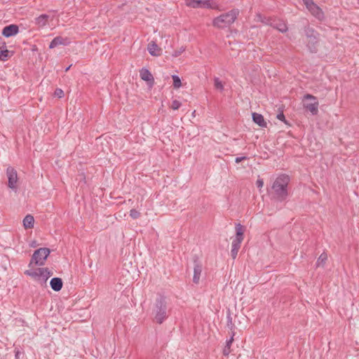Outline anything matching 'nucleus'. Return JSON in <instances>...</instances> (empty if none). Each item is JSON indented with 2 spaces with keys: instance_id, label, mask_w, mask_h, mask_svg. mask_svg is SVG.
I'll use <instances>...</instances> for the list:
<instances>
[{
  "instance_id": "obj_1",
  "label": "nucleus",
  "mask_w": 359,
  "mask_h": 359,
  "mask_svg": "<svg viewBox=\"0 0 359 359\" xmlns=\"http://www.w3.org/2000/svg\"><path fill=\"white\" fill-rule=\"evenodd\" d=\"M169 313L165 297L158 294L151 310L153 321L161 325L168 318Z\"/></svg>"
},
{
  "instance_id": "obj_2",
  "label": "nucleus",
  "mask_w": 359,
  "mask_h": 359,
  "mask_svg": "<svg viewBox=\"0 0 359 359\" xmlns=\"http://www.w3.org/2000/svg\"><path fill=\"white\" fill-rule=\"evenodd\" d=\"M290 177L287 175H280L273 182L271 189L273 191V198L278 201H285L288 195L287 186L290 182Z\"/></svg>"
},
{
  "instance_id": "obj_3",
  "label": "nucleus",
  "mask_w": 359,
  "mask_h": 359,
  "mask_svg": "<svg viewBox=\"0 0 359 359\" xmlns=\"http://www.w3.org/2000/svg\"><path fill=\"white\" fill-rule=\"evenodd\" d=\"M304 35L306 37V47L311 53L318 52L320 41V34L309 25L304 27Z\"/></svg>"
},
{
  "instance_id": "obj_4",
  "label": "nucleus",
  "mask_w": 359,
  "mask_h": 359,
  "mask_svg": "<svg viewBox=\"0 0 359 359\" xmlns=\"http://www.w3.org/2000/svg\"><path fill=\"white\" fill-rule=\"evenodd\" d=\"M238 9H232L229 12L221 14L213 20V25L217 28H225L231 25L237 18Z\"/></svg>"
},
{
  "instance_id": "obj_5",
  "label": "nucleus",
  "mask_w": 359,
  "mask_h": 359,
  "mask_svg": "<svg viewBox=\"0 0 359 359\" xmlns=\"http://www.w3.org/2000/svg\"><path fill=\"white\" fill-rule=\"evenodd\" d=\"M302 103L304 109L311 112L313 116L318 113L319 102L318 98L309 93H306L303 96Z\"/></svg>"
},
{
  "instance_id": "obj_6",
  "label": "nucleus",
  "mask_w": 359,
  "mask_h": 359,
  "mask_svg": "<svg viewBox=\"0 0 359 359\" xmlns=\"http://www.w3.org/2000/svg\"><path fill=\"white\" fill-rule=\"evenodd\" d=\"M50 253V250L47 248H41L35 250L29 264V267H31L33 264L43 266Z\"/></svg>"
},
{
  "instance_id": "obj_7",
  "label": "nucleus",
  "mask_w": 359,
  "mask_h": 359,
  "mask_svg": "<svg viewBox=\"0 0 359 359\" xmlns=\"http://www.w3.org/2000/svg\"><path fill=\"white\" fill-rule=\"evenodd\" d=\"M6 175L8 177V187L12 190L17 189V182L18 180V173L15 168L8 167L6 170Z\"/></svg>"
},
{
  "instance_id": "obj_8",
  "label": "nucleus",
  "mask_w": 359,
  "mask_h": 359,
  "mask_svg": "<svg viewBox=\"0 0 359 359\" xmlns=\"http://www.w3.org/2000/svg\"><path fill=\"white\" fill-rule=\"evenodd\" d=\"M306 8L311 13V14L317 19L321 20L324 18V13L321 8L316 4L313 0H309L304 3Z\"/></svg>"
},
{
  "instance_id": "obj_9",
  "label": "nucleus",
  "mask_w": 359,
  "mask_h": 359,
  "mask_svg": "<svg viewBox=\"0 0 359 359\" xmlns=\"http://www.w3.org/2000/svg\"><path fill=\"white\" fill-rule=\"evenodd\" d=\"M194 276L193 282L196 284L199 283L200 278L202 273L203 266L200 262L198 261L196 256L194 259Z\"/></svg>"
},
{
  "instance_id": "obj_10",
  "label": "nucleus",
  "mask_w": 359,
  "mask_h": 359,
  "mask_svg": "<svg viewBox=\"0 0 359 359\" xmlns=\"http://www.w3.org/2000/svg\"><path fill=\"white\" fill-rule=\"evenodd\" d=\"M19 32V27L15 24L5 26L2 29V35L6 38L13 36Z\"/></svg>"
},
{
  "instance_id": "obj_11",
  "label": "nucleus",
  "mask_w": 359,
  "mask_h": 359,
  "mask_svg": "<svg viewBox=\"0 0 359 359\" xmlns=\"http://www.w3.org/2000/svg\"><path fill=\"white\" fill-rule=\"evenodd\" d=\"M140 78L148 83L151 86L154 85V79L151 73L147 69L142 68L140 72Z\"/></svg>"
},
{
  "instance_id": "obj_12",
  "label": "nucleus",
  "mask_w": 359,
  "mask_h": 359,
  "mask_svg": "<svg viewBox=\"0 0 359 359\" xmlns=\"http://www.w3.org/2000/svg\"><path fill=\"white\" fill-rule=\"evenodd\" d=\"M69 43V41L68 38H63L62 36H56L55 37L49 44V48H54L59 45L67 46Z\"/></svg>"
},
{
  "instance_id": "obj_13",
  "label": "nucleus",
  "mask_w": 359,
  "mask_h": 359,
  "mask_svg": "<svg viewBox=\"0 0 359 359\" xmlns=\"http://www.w3.org/2000/svg\"><path fill=\"white\" fill-rule=\"evenodd\" d=\"M252 121L257 124L259 126L262 128H266L267 126V123L265 121L264 116L258 113L253 112L252 114Z\"/></svg>"
},
{
  "instance_id": "obj_14",
  "label": "nucleus",
  "mask_w": 359,
  "mask_h": 359,
  "mask_svg": "<svg viewBox=\"0 0 359 359\" xmlns=\"http://www.w3.org/2000/svg\"><path fill=\"white\" fill-rule=\"evenodd\" d=\"M11 55L10 51L6 48V43H1L0 44V60L1 61H6Z\"/></svg>"
},
{
  "instance_id": "obj_15",
  "label": "nucleus",
  "mask_w": 359,
  "mask_h": 359,
  "mask_svg": "<svg viewBox=\"0 0 359 359\" xmlns=\"http://www.w3.org/2000/svg\"><path fill=\"white\" fill-rule=\"evenodd\" d=\"M50 285L54 291H55V292L60 291L62 289V285H63V282H62V278H57V277L53 278L50 281Z\"/></svg>"
},
{
  "instance_id": "obj_16",
  "label": "nucleus",
  "mask_w": 359,
  "mask_h": 359,
  "mask_svg": "<svg viewBox=\"0 0 359 359\" xmlns=\"http://www.w3.org/2000/svg\"><path fill=\"white\" fill-rule=\"evenodd\" d=\"M148 51L152 56H159L161 54V49L158 48V45L152 41L148 44Z\"/></svg>"
},
{
  "instance_id": "obj_17",
  "label": "nucleus",
  "mask_w": 359,
  "mask_h": 359,
  "mask_svg": "<svg viewBox=\"0 0 359 359\" xmlns=\"http://www.w3.org/2000/svg\"><path fill=\"white\" fill-rule=\"evenodd\" d=\"M25 274L29 276L36 280H41V276L43 273L38 271V268L35 270L29 269L25 271Z\"/></svg>"
},
{
  "instance_id": "obj_18",
  "label": "nucleus",
  "mask_w": 359,
  "mask_h": 359,
  "mask_svg": "<svg viewBox=\"0 0 359 359\" xmlns=\"http://www.w3.org/2000/svg\"><path fill=\"white\" fill-rule=\"evenodd\" d=\"M271 25L282 33H285L287 31V25L283 21H274Z\"/></svg>"
},
{
  "instance_id": "obj_19",
  "label": "nucleus",
  "mask_w": 359,
  "mask_h": 359,
  "mask_svg": "<svg viewBox=\"0 0 359 359\" xmlns=\"http://www.w3.org/2000/svg\"><path fill=\"white\" fill-rule=\"evenodd\" d=\"M34 219L31 215H27L23 219V226L25 229H32L34 227Z\"/></svg>"
},
{
  "instance_id": "obj_20",
  "label": "nucleus",
  "mask_w": 359,
  "mask_h": 359,
  "mask_svg": "<svg viewBox=\"0 0 359 359\" xmlns=\"http://www.w3.org/2000/svg\"><path fill=\"white\" fill-rule=\"evenodd\" d=\"M235 335V332H233V334H231V337L229 339H228L226 342V346H224V349H223V355H225V356H227L229 355V354L231 352V346L233 341V337Z\"/></svg>"
},
{
  "instance_id": "obj_21",
  "label": "nucleus",
  "mask_w": 359,
  "mask_h": 359,
  "mask_svg": "<svg viewBox=\"0 0 359 359\" xmlns=\"http://www.w3.org/2000/svg\"><path fill=\"white\" fill-rule=\"evenodd\" d=\"M49 16L46 14H42L36 18V24L39 27L46 25Z\"/></svg>"
},
{
  "instance_id": "obj_22",
  "label": "nucleus",
  "mask_w": 359,
  "mask_h": 359,
  "mask_svg": "<svg viewBox=\"0 0 359 359\" xmlns=\"http://www.w3.org/2000/svg\"><path fill=\"white\" fill-rule=\"evenodd\" d=\"M245 228L241 224H236V238L240 240H243V233Z\"/></svg>"
},
{
  "instance_id": "obj_23",
  "label": "nucleus",
  "mask_w": 359,
  "mask_h": 359,
  "mask_svg": "<svg viewBox=\"0 0 359 359\" xmlns=\"http://www.w3.org/2000/svg\"><path fill=\"white\" fill-rule=\"evenodd\" d=\"M186 5L191 8H201L202 0H185Z\"/></svg>"
},
{
  "instance_id": "obj_24",
  "label": "nucleus",
  "mask_w": 359,
  "mask_h": 359,
  "mask_svg": "<svg viewBox=\"0 0 359 359\" xmlns=\"http://www.w3.org/2000/svg\"><path fill=\"white\" fill-rule=\"evenodd\" d=\"M327 259V255L326 253L323 252L322 253L319 257L318 258L317 262H316V266H324L326 261Z\"/></svg>"
},
{
  "instance_id": "obj_25",
  "label": "nucleus",
  "mask_w": 359,
  "mask_h": 359,
  "mask_svg": "<svg viewBox=\"0 0 359 359\" xmlns=\"http://www.w3.org/2000/svg\"><path fill=\"white\" fill-rule=\"evenodd\" d=\"M226 318H227L226 326L231 331V334H233V332H234L233 330L235 329V325L233 323L232 317H231V313L229 311H228Z\"/></svg>"
},
{
  "instance_id": "obj_26",
  "label": "nucleus",
  "mask_w": 359,
  "mask_h": 359,
  "mask_svg": "<svg viewBox=\"0 0 359 359\" xmlns=\"http://www.w3.org/2000/svg\"><path fill=\"white\" fill-rule=\"evenodd\" d=\"M172 79L173 81L172 85L175 88H179L182 86L180 78L177 75H172Z\"/></svg>"
},
{
  "instance_id": "obj_27",
  "label": "nucleus",
  "mask_w": 359,
  "mask_h": 359,
  "mask_svg": "<svg viewBox=\"0 0 359 359\" xmlns=\"http://www.w3.org/2000/svg\"><path fill=\"white\" fill-rule=\"evenodd\" d=\"M38 271L43 273L41 276H45L46 279H48L53 275V273L48 268H38Z\"/></svg>"
},
{
  "instance_id": "obj_28",
  "label": "nucleus",
  "mask_w": 359,
  "mask_h": 359,
  "mask_svg": "<svg viewBox=\"0 0 359 359\" xmlns=\"http://www.w3.org/2000/svg\"><path fill=\"white\" fill-rule=\"evenodd\" d=\"M212 3L211 0H202L201 8H212Z\"/></svg>"
},
{
  "instance_id": "obj_29",
  "label": "nucleus",
  "mask_w": 359,
  "mask_h": 359,
  "mask_svg": "<svg viewBox=\"0 0 359 359\" xmlns=\"http://www.w3.org/2000/svg\"><path fill=\"white\" fill-rule=\"evenodd\" d=\"M214 84H215V87L219 90H223L224 89V86L222 83V81L219 79V78H215L214 79Z\"/></svg>"
},
{
  "instance_id": "obj_30",
  "label": "nucleus",
  "mask_w": 359,
  "mask_h": 359,
  "mask_svg": "<svg viewBox=\"0 0 359 359\" xmlns=\"http://www.w3.org/2000/svg\"><path fill=\"white\" fill-rule=\"evenodd\" d=\"M243 240L234 238L232 241V248L239 250Z\"/></svg>"
},
{
  "instance_id": "obj_31",
  "label": "nucleus",
  "mask_w": 359,
  "mask_h": 359,
  "mask_svg": "<svg viewBox=\"0 0 359 359\" xmlns=\"http://www.w3.org/2000/svg\"><path fill=\"white\" fill-rule=\"evenodd\" d=\"M130 216L133 219H137L140 216V212L135 209H131L130 211Z\"/></svg>"
},
{
  "instance_id": "obj_32",
  "label": "nucleus",
  "mask_w": 359,
  "mask_h": 359,
  "mask_svg": "<svg viewBox=\"0 0 359 359\" xmlns=\"http://www.w3.org/2000/svg\"><path fill=\"white\" fill-rule=\"evenodd\" d=\"M181 105L182 104L180 101L175 100L172 102L171 108L173 110H177L180 107Z\"/></svg>"
},
{
  "instance_id": "obj_33",
  "label": "nucleus",
  "mask_w": 359,
  "mask_h": 359,
  "mask_svg": "<svg viewBox=\"0 0 359 359\" xmlns=\"http://www.w3.org/2000/svg\"><path fill=\"white\" fill-rule=\"evenodd\" d=\"M185 50V48L182 46L178 50H175L173 53L172 54V57H178L180 56L184 51Z\"/></svg>"
},
{
  "instance_id": "obj_34",
  "label": "nucleus",
  "mask_w": 359,
  "mask_h": 359,
  "mask_svg": "<svg viewBox=\"0 0 359 359\" xmlns=\"http://www.w3.org/2000/svg\"><path fill=\"white\" fill-rule=\"evenodd\" d=\"M276 118L278 120L283 121L285 124H288L287 120L285 119V115H284L283 111L279 113V114H278L277 116H276Z\"/></svg>"
},
{
  "instance_id": "obj_35",
  "label": "nucleus",
  "mask_w": 359,
  "mask_h": 359,
  "mask_svg": "<svg viewBox=\"0 0 359 359\" xmlns=\"http://www.w3.org/2000/svg\"><path fill=\"white\" fill-rule=\"evenodd\" d=\"M55 95L57 96V97L59 98H61L64 96V92L62 89L60 88H57L55 90V93H54Z\"/></svg>"
},
{
  "instance_id": "obj_36",
  "label": "nucleus",
  "mask_w": 359,
  "mask_h": 359,
  "mask_svg": "<svg viewBox=\"0 0 359 359\" xmlns=\"http://www.w3.org/2000/svg\"><path fill=\"white\" fill-rule=\"evenodd\" d=\"M14 353H15V359H19L20 355L22 353L21 351H20V349L18 348H15L14 350Z\"/></svg>"
},
{
  "instance_id": "obj_37",
  "label": "nucleus",
  "mask_w": 359,
  "mask_h": 359,
  "mask_svg": "<svg viewBox=\"0 0 359 359\" xmlns=\"http://www.w3.org/2000/svg\"><path fill=\"white\" fill-rule=\"evenodd\" d=\"M238 250L231 248V256L233 259H236L237 255H238Z\"/></svg>"
},
{
  "instance_id": "obj_38",
  "label": "nucleus",
  "mask_w": 359,
  "mask_h": 359,
  "mask_svg": "<svg viewBox=\"0 0 359 359\" xmlns=\"http://www.w3.org/2000/svg\"><path fill=\"white\" fill-rule=\"evenodd\" d=\"M48 279H46V277L45 276H41V280H38L40 284L43 286V285H46V282H47Z\"/></svg>"
},
{
  "instance_id": "obj_39",
  "label": "nucleus",
  "mask_w": 359,
  "mask_h": 359,
  "mask_svg": "<svg viewBox=\"0 0 359 359\" xmlns=\"http://www.w3.org/2000/svg\"><path fill=\"white\" fill-rule=\"evenodd\" d=\"M256 185L258 188H262L264 185V182H263V180L262 179H258L256 182Z\"/></svg>"
},
{
  "instance_id": "obj_40",
  "label": "nucleus",
  "mask_w": 359,
  "mask_h": 359,
  "mask_svg": "<svg viewBox=\"0 0 359 359\" xmlns=\"http://www.w3.org/2000/svg\"><path fill=\"white\" fill-rule=\"evenodd\" d=\"M245 159H248V157L247 156H241V157H236V159H235V162L236 163H238L240 162H241L243 160H245Z\"/></svg>"
},
{
  "instance_id": "obj_41",
  "label": "nucleus",
  "mask_w": 359,
  "mask_h": 359,
  "mask_svg": "<svg viewBox=\"0 0 359 359\" xmlns=\"http://www.w3.org/2000/svg\"><path fill=\"white\" fill-rule=\"evenodd\" d=\"M71 66L72 65H69V67H66L65 72H67L70 69Z\"/></svg>"
},
{
  "instance_id": "obj_42",
  "label": "nucleus",
  "mask_w": 359,
  "mask_h": 359,
  "mask_svg": "<svg viewBox=\"0 0 359 359\" xmlns=\"http://www.w3.org/2000/svg\"><path fill=\"white\" fill-rule=\"evenodd\" d=\"M31 246H32V247H36V245H35V243H32V244L31 245Z\"/></svg>"
},
{
  "instance_id": "obj_43",
  "label": "nucleus",
  "mask_w": 359,
  "mask_h": 359,
  "mask_svg": "<svg viewBox=\"0 0 359 359\" xmlns=\"http://www.w3.org/2000/svg\"><path fill=\"white\" fill-rule=\"evenodd\" d=\"M302 1H303L304 3H305L306 1L308 2L309 0H302Z\"/></svg>"
}]
</instances>
